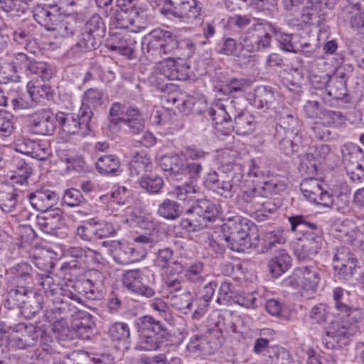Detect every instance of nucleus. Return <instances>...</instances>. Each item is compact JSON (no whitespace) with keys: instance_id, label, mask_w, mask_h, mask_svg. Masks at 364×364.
<instances>
[{"instance_id":"obj_1","label":"nucleus","mask_w":364,"mask_h":364,"mask_svg":"<svg viewBox=\"0 0 364 364\" xmlns=\"http://www.w3.org/2000/svg\"><path fill=\"white\" fill-rule=\"evenodd\" d=\"M176 198L183 203L181 208L178 203L165 199L159 205L157 213L162 218L174 220L184 210L186 217L181 220L183 228L188 232H196L205 227L210 222H214L220 213L218 205L207 199H196V186L186 183L177 186L174 190Z\"/></svg>"},{"instance_id":"obj_2","label":"nucleus","mask_w":364,"mask_h":364,"mask_svg":"<svg viewBox=\"0 0 364 364\" xmlns=\"http://www.w3.org/2000/svg\"><path fill=\"white\" fill-rule=\"evenodd\" d=\"M36 280L42 285L47 296L51 297L54 309L60 314L69 309L70 300L82 304L85 299L100 300L104 295L102 286L90 279L76 281L73 287V291L62 288L54 282L50 276H37Z\"/></svg>"},{"instance_id":"obj_3","label":"nucleus","mask_w":364,"mask_h":364,"mask_svg":"<svg viewBox=\"0 0 364 364\" xmlns=\"http://www.w3.org/2000/svg\"><path fill=\"white\" fill-rule=\"evenodd\" d=\"M177 48L183 50V55L190 58L195 53L196 46L188 38L178 42L171 32L162 30L153 31L141 43L144 53L151 60H157L164 55H172Z\"/></svg>"},{"instance_id":"obj_4","label":"nucleus","mask_w":364,"mask_h":364,"mask_svg":"<svg viewBox=\"0 0 364 364\" xmlns=\"http://www.w3.org/2000/svg\"><path fill=\"white\" fill-rule=\"evenodd\" d=\"M291 230L301 235L298 237L301 242V247L296 250L299 259H311L321 249L323 241L322 228L306 220L301 215L289 218Z\"/></svg>"},{"instance_id":"obj_5","label":"nucleus","mask_w":364,"mask_h":364,"mask_svg":"<svg viewBox=\"0 0 364 364\" xmlns=\"http://www.w3.org/2000/svg\"><path fill=\"white\" fill-rule=\"evenodd\" d=\"M256 229L254 223L240 215L229 217L221 225L223 237L232 251L245 252L251 247V232Z\"/></svg>"},{"instance_id":"obj_6","label":"nucleus","mask_w":364,"mask_h":364,"mask_svg":"<svg viewBox=\"0 0 364 364\" xmlns=\"http://www.w3.org/2000/svg\"><path fill=\"white\" fill-rule=\"evenodd\" d=\"M139 338L135 349L142 351H154L160 349L166 336L167 328L153 316L146 315L138 318L136 323Z\"/></svg>"},{"instance_id":"obj_7","label":"nucleus","mask_w":364,"mask_h":364,"mask_svg":"<svg viewBox=\"0 0 364 364\" xmlns=\"http://www.w3.org/2000/svg\"><path fill=\"white\" fill-rule=\"evenodd\" d=\"M321 281V270L316 266H301L285 282L294 289L315 292Z\"/></svg>"},{"instance_id":"obj_8","label":"nucleus","mask_w":364,"mask_h":364,"mask_svg":"<svg viewBox=\"0 0 364 364\" xmlns=\"http://www.w3.org/2000/svg\"><path fill=\"white\" fill-rule=\"evenodd\" d=\"M92 115L91 109L82 105L77 114L59 112L55 115V119L65 133L76 134L81 126H85V128L88 127Z\"/></svg>"},{"instance_id":"obj_9","label":"nucleus","mask_w":364,"mask_h":364,"mask_svg":"<svg viewBox=\"0 0 364 364\" xmlns=\"http://www.w3.org/2000/svg\"><path fill=\"white\" fill-rule=\"evenodd\" d=\"M230 105H225L221 100L213 102L208 112L215 122V134L218 136L231 134L232 126L230 122L233 114Z\"/></svg>"},{"instance_id":"obj_10","label":"nucleus","mask_w":364,"mask_h":364,"mask_svg":"<svg viewBox=\"0 0 364 364\" xmlns=\"http://www.w3.org/2000/svg\"><path fill=\"white\" fill-rule=\"evenodd\" d=\"M102 245L107 247L112 254L114 261L120 264L134 262L143 256L132 245L120 240H105Z\"/></svg>"},{"instance_id":"obj_11","label":"nucleus","mask_w":364,"mask_h":364,"mask_svg":"<svg viewBox=\"0 0 364 364\" xmlns=\"http://www.w3.org/2000/svg\"><path fill=\"white\" fill-rule=\"evenodd\" d=\"M58 1L38 4L33 9L35 20L48 31H52L63 18Z\"/></svg>"},{"instance_id":"obj_12","label":"nucleus","mask_w":364,"mask_h":364,"mask_svg":"<svg viewBox=\"0 0 364 364\" xmlns=\"http://www.w3.org/2000/svg\"><path fill=\"white\" fill-rule=\"evenodd\" d=\"M148 276L139 269L127 271L123 275V284L129 291L146 297L155 294L154 289L146 283Z\"/></svg>"},{"instance_id":"obj_13","label":"nucleus","mask_w":364,"mask_h":364,"mask_svg":"<svg viewBox=\"0 0 364 364\" xmlns=\"http://www.w3.org/2000/svg\"><path fill=\"white\" fill-rule=\"evenodd\" d=\"M349 296V291L341 287L333 289L332 291L333 307L338 316L341 317L352 316V319H355V322H358L362 318L363 312L360 309L352 306Z\"/></svg>"},{"instance_id":"obj_14","label":"nucleus","mask_w":364,"mask_h":364,"mask_svg":"<svg viewBox=\"0 0 364 364\" xmlns=\"http://www.w3.org/2000/svg\"><path fill=\"white\" fill-rule=\"evenodd\" d=\"M31 134L51 136L54 134L55 124L50 109H41L33 114L28 119Z\"/></svg>"},{"instance_id":"obj_15","label":"nucleus","mask_w":364,"mask_h":364,"mask_svg":"<svg viewBox=\"0 0 364 364\" xmlns=\"http://www.w3.org/2000/svg\"><path fill=\"white\" fill-rule=\"evenodd\" d=\"M329 151V146L326 144L311 145L301 160V166H305L309 173H316L321 169V166L326 162Z\"/></svg>"},{"instance_id":"obj_16","label":"nucleus","mask_w":364,"mask_h":364,"mask_svg":"<svg viewBox=\"0 0 364 364\" xmlns=\"http://www.w3.org/2000/svg\"><path fill=\"white\" fill-rule=\"evenodd\" d=\"M355 330V324L350 323V326H347L342 321L331 322L326 328V337L324 338L328 348H333L335 343H345L342 341L353 336Z\"/></svg>"},{"instance_id":"obj_17","label":"nucleus","mask_w":364,"mask_h":364,"mask_svg":"<svg viewBox=\"0 0 364 364\" xmlns=\"http://www.w3.org/2000/svg\"><path fill=\"white\" fill-rule=\"evenodd\" d=\"M9 279L13 286H23L29 287L33 282L35 285L41 286L36 279L37 276H48L47 274H36L33 277V269L32 267L26 263L21 262L9 269L8 272Z\"/></svg>"},{"instance_id":"obj_18","label":"nucleus","mask_w":364,"mask_h":364,"mask_svg":"<svg viewBox=\"0 0 364 364\" xmlns=\"http://www.w3.org/2000/svg\"><path fill=\"white\" fill-rule=\"evenodd\" d=\"M14 331L22 336L24 343H28V346H34L38 341L45 344L50 341V336L43 326H36L32 323H20L14 327Z\"/></svg>"},{"instance_id":"obj_19","label":"nucleus","mask_w":364,"mask_h":364,"mask_svg":"<svg viewBox=\"0 0 364 364\" xmlns=\"http://www.w3.org/2000/svg\"><path fill=\"white\" fill-rule=\"evenodd\" d=\"M168 4L172 6L169 13L179 18L196 19L200 14L196 0H168Z\"/></svg>"},{"instance_id":"obj_20","label":"nucleus","mask_w":364,"mask_h":364,"mask_svg":"<svg viewBox=\"0 0 364 364\" xmlns=\"http://www.w3.org/2000/svg\"><path fill=\"white\" fill-rule=\"evenodd\" d=\"M185 161L177 154L164 155L159 159V166L167 172V178L173 182L183 180V168Z\"/></svg>"},{"instance_id":"obj_21","label":"nucleus","mask_w":364,"mask_h":364,"mask_svg":"<svg viewBox=\"0 0 364 364\" xmlns=\"http://www.w3.org/2000/svg\"><path fill=\"white\" fill-rule=\"evenodd\" d=\"M43 215H38L36 224L45 233L56 235L63 220V212L59 208L44 213Z\"/></svg>"},{"instance_id":"obj_22","label":"nucleus","mask_w":364,"mask_h":364,"mask_svg":"<svg viewBox=\"0 0 364 364\" xmlns=\"http://www.w3.org/2000/svg\"><path fill=\"white\" fill-rule=\"evenodd\" d=\"M299 128L296 113L294 111L284 109L280 117L279 124L275 127V132L278 136H296L299 134Z\"/></svg>"},{"instance_id":"obj_23","label":"nucleus","mask_w":364,"mask_h":364,"mask_svg":"<svg viewBox=\"0 0 364 364\" xmlns=\"http://www.w3.org/2000/svg\"><path fill=\"white\" fill-rule=\"evenodd\" d=\"M28 198L34 209L43 213L50 211L49 209L58 200L55 193L50 190H38L31 193Z\"/></svg>"},{"instance_id":"obj_24","label":"nucleus","mask_w":364,"mask_h":364,"mask_svg":"<svg viewBox=\"0 0 364 364\" xmlns=\"http://www.w3.org/2000/svg\"><path fill=\"white\" fill-rule=\"evenodd\" d=\"M291 265V257L283 249L275 252L268 262V267L273 277L277 278L286 272Z\"/></svg>"},{"instance_id":"obj_25","label":"nucleus","mask_w":364,"mask_h":364,"mask_svg":"<svg viewBox=\"0 0 364 364\" xmlns=\"http://www.w3.org/2000/svg\"><path fill=\"white\" fill-rule=\"evenodd\" d=\"M242 200L246 203V208L250 212L257 210L261 201L266 198L261 184L252 185V186L242 187Z\"/></svg>"},{"instance_id":"obj_26","label":"nucleus","mask_w":364,"mask_h":364,"mask_svg":"<svg viewBox=\"0 0 364 364\" xmlns=\"http://www.w3.org/2000/svg\"><path fill=\"white\" fill-rule=\"evenodd\" d=\"M110 41V49L118 51L121 54L130 57L136 47V41L132 35L127 33L123 35L117 34L113 36Z\"/></svg>"},{"instance_id":"obj_27","label":"nucleus","mask_w":364,"mask_h":364,"mask_svg":"<svg viewBox=\"0 0 364 364\" xmlns=\"http://www.w3.org/2000/svg\"><path fill=\"white\" fill-rule=\"evenodd\" d=\"M108 334L112 342L122 343L124 349L130 348V328L127 323L116 322L112 323L109 329Z\"/></svg>"},{"instance_id":"obj_28","label":"nucleus","mask_w":364,"mask_h":364,"mask_svg":"<svg viewBox=\"0 0 364 364\" xmlns=\"http://www.w3.org/2000/svg\"><path fill=\"white\" fill-rule=\"evenodd\" d=\"M235 127L238 135L251 134L256 127L254 116L249 112L242 111L235 116Z\"/></svg>"},{"instance_id":"obj_29","label":"nucleus","mask_w":364,"mask_h":364,"mask_svg":"<svg viewBox=\"0 0 364 364\" xmlns=\"http://www.w3.org/2000/svg\"><path fill=\"white\" fill-rule=\"evenodd\" d=\"M77 42L71 47V52L77 56L81 54L95 50L100 45V41H97L90 34L80 33L77 36Z\"/></svg>"},{"instance_id":"obj_30","label":"nucleus","mask_w":364,"mask_h":364,"mask_svg":"<svg viewBox=\"0 0 364 364\" xmlns=\"http://www.w3.org/2000/svg\"><path fill=\"white\" fill-rule=\"evenodd\" d=\"M129 166L132 176L143 175L151 171L153 167L151 159L146 154L138 152L134 155Z\"/></svg>"},{"instance_id":"obj_31","label":"nucleus","mask_w":364,"mask_h":364,"mask_svg":"<svg viewBox=\"0 0 364 364\" xmlns=\"http://www.w3.org/2000/svg\"><path fill=\"white\" fill-rule=\"evenodd\" d=\"M242 178V173H236L230 179L227 178L220 181L216 192L225 198H231L237 189L241 188Z\"/></svg>"},{"instance_id":"obj_32","label":"nucleus","mask_w":364,"mask_h":364,"mask_svg":"<svg viewBox=\"0 0 364 364\" xmlns=\"http://www.w3.org/2000/svg\"><path fill=\"white\" fill-rule=\"evenodd\" d=\"M254 38L258 44L259 50L270 46L272 34L274 29L269 23H258L252 27Z\"/></svg>"},{"instance_id":"obj_33","label":"nucleus","mask_w":364,"mask_h":364,"mask_svg":"<svg viewBox=\"0 0 364 364\" xmlns=\"http://www.w3.org/2000/svg\"><path fill=\"white\" fill-rule=\"evenodd\" d=\"M124 112V107L122 104L119 102H114L112 104L108 117V129L111 134H119L120 125L122 121L125 120V118L122 117Z\"/></svg>"},{"instance_id":"obj_34","label":"nucleus","mask_w":364,"mask_h":364,"mask_svg":"<svg viewBox=\"0 0 364 364\" xmlns=\"http://www.w3.org/2000/svg\"><path fill=\"white\" fill-rule=\"evenodd\" d=\"M42 298L36 292H30L28 299L19 307L21 314L27 319L33 318L42 309Z\"/></svg>"},{"instance_id":"obj_35","label":"nucleus","mask_w":364,"mask_h":364,"mask_svg":"<svg viewBox=\"0 0 364 364\" xmlns=\"http://www.w3.org/2000/svg\"><path fill=\"white\" fill-rule=\"evenodd\" d=\"M300 188L304 196L312 203H314L324 191L321 187V181L315 178L303 179Z\"/></svg>"},{"instance_id":"obj_36","label":"nucleus","mask_w":364,"mask_h":364,"mask_svg":"<svg viewBox=\"0 0 364 364\" xmlns=\"http://www.w3.org/2000/svg\"><path fill=\"white\" fill-rule=\"evenodd\" d=\"M208 277L205 272L204 264L201 262H194L184 270V277L190 283L197 285L202 284Z\"/></svg>"},{"instance_id":"obj_37","label":"nucleus","mask_w":364,"mask_h":364,"mask_svg":"<svg viewBox=\"0 0 364 364\" xmlns=\"http://www.w3.org/2000/svg\"><path fill=\"white\" fill-rule=\"evenodd\" d=\"M28 288L23 286H14L9 291L6 301L9 309H19L22 304L28 299L30 292H33Z\"/></svg>"},{"instance_id":"obj_38","label":"nucleus","mask_w":364,"mask_h":364,"mask_svg":"<svg viewBox=\"0 0 364 364\" xmlns=\"http://www.w3.org/2000/svg\"><path fill=\"white\" fill-rule=\"evenodd\" d=\"M6 166L23 181H26L33 173V168L31 164L19 156H14L11 161L6 163Z\"/></svg>"},{"instance_id":"obj_39","label":"nucleus","mask_w":364,"mask_h":364,"mask_svg":"<svg viewBox=\"0 0 364 364\" xmlns=\"http://www.w3.org/2000/svg\"><path fill=\"white\" fill-rule=\"evenodd\" d=\"M52 31H55L58 36L63 38L73 36L80 32L77 21L70 16L63 17Z\"/></svg>"},{"instance_id":"obj_40","label":"nucleus","mask_w":364,"mask_h":364,"mask_svg":"<svg viewBox=\"0 0 364 364\" xmlns=\"http://www.w3.org/2000/svg\"><path fill=\"white\" fill-rule=\"evenodd\" d=\"M251 85V81L245 78H231L225 82L219 90L220 92L225 94H235L245 92Z\"/></svg>"},{"instance_id":"obj_41","label":"nucleus","mask_w":364,"mask_h":364,"mask_svg":"<svg viewBox=\"0 0 364 364\" xmlns=\"http://www.w3.org/2000/svg\"><path fill=\"white\" fill-rule=\"evenodd\" d=\"M116 20L119 28L129 29L132 32L136 33L140 27V16H134L129 12L119 11L116 15Z\"/></svg>"},{"instance_id":"obj_42","label":"nucleus","mask_w":364,"mask_h":364,"mask_svg":"<svg viewBox=\"0 0 364 364\" xmlns=\"http://www.w3.org/2000/svg\"><path fill=\"white\" fill-rule=\"evenodd\" d=\"M27 75H35L41 77L43 81L49 80L53 75L52 69L44 62L31 60L26 68Z\"/></svg>"},{"instance_id":"obj_43","label":"nucleus","mask_w":364,"mask_h":364,"mask_svg":"<svg viewBox=\"0 0 364 364\" xmlns=\"http://www.w3.org/2000/svg\"><path fill=\"white\" fill-rule=\"evenodd\" d=\"M275 101L274 93L267 87H259L255 94V103L261 109H270Z\"/></svg>"},{"instance_id":"obj_44","label":"nucleus","mask_w":364,"mask_h":364,"mask_svg":"<svg viewBox=\"0 0 364 364\" xmlns=\"http://www.w3.org/2000/svg\"><path fill=\"white\" fill-rule=\"evenodd\" d=\"M96 167L101 174L114 173L119 167V161L114 155H105L97 160Z\"/></svg>"},{"instance_id":"obj_45","label":"nucleus","mask_w":364,"mask_h":364,"mask_svg":"<svg viewBox=\"0 0 364 364\" xmlns=\"http://www.w3.org/2000/svg\"><path fill=\"white\" fill-rule=\"evenodd\" d=\"M105 23L98 15L92 16L85 23L83 33L90 34L97 41H100L105 33Z\"/></svg>"},{"instance_id":"obj_46","label":"nucleus","mask_w":364,"mask_h":364,"mask_svg":"<svg viewBox=\"0 0 364 364\" xmlns=\"http://www.w3.org/2000/svg\"><path fill=\"white\" fill-rule=\"evenodd\" d=\"M264 364H295L289 353L284 349L272 350L264 355Z\"/></svg>"},{"instance_id":"obj_47","label":"nucleus","mask_w":364,"mask_h":364,"mask_svg":"<svg viewBox=\"0 0 364 364\" xmlns=\"http://www.w3.org/2000/svg\"><path fill=\"white\" fill-rule=\"evenodd\" d=\"M28 9L24 0H0V9L14 16H21Z\"/></svg>"},{"instance_id":"obj_48","label":"nucleus","mask_w":364,"mask_h":364,"mask_svg":"<svg viewBox=\"0 0 364 364\" xmlns=\"http://www.w3.org/2000/svg\"><path fill=\"white\" fill-rule=\"evenodd\" d=\"M28 93L33 102H38L41 99L48 97L50 92V87L47 84H41L31 80L27 85Z\"/></svg>"},{"instance_id":"obj_49","label":"nucleus","mask_w":364,"mask_h":364,"mask_svg":"<svg viewBox=\"0 0 364 364\" xmlns=\"http://www.w3.org/2000/svg\"><path fill=\"white\" fill-rule=\"evenodd\" d=\"M0 208L6 213H11L17 209H22L18 204V194L13 191L9 193H2L0 196Z\"/></svg>"},{"instance_id":"obj_50","label":"nucleus","mask_w":364,"mask_h":364,"mask_svg":"<svg viewBox=\"0 0 364 364\" xmlns=\"http://www.w3.org/2000/svg\"><path fill=\"white\" fill-rule=\"evenodd\" d=\"M261 185L266 198L271 196L279 194L284 191L287 187L284 178H273L269 181L263 182Z\"/></svg>"},{"instance_id":"obj_51","label":"nucleus","mask_w":364,"mask_h":364,"mask_svg":"<svg viewBox=\"0 0 364 364\" xmlns=\"http://www.w3.org/2000/svg\"><path fill=\"white\" fill-rule=\"evenodd\" d=\"M208 338L209 336L203 337L200 336L195 335L191 337V341L188 345V348L191 350H200L210 353L213 350L217 348V344H210L208 341Z\"/></svg>"},{"instance_id":"obj_52","label":"nucleus","mask_w":364,"mask_h":364,"mask_svg":"<svg viewBox=\"0 0 364 364\" xmlns=\"http://www.w3.org/2000/svg\"><path fill=\"white\" fill-rule=\"evenodd\" d=\"M173 251L169 247L160 249L156 253L155 265L164 271L170 267L173 263Z\"/></svg>"},{"instance_id":"obj_53","label":"nucleus","mask_w":364,"mask_h":364,"mask_svg":"<svg viewBox=\"0 0 364 364\" xmlns=\"http://www.w3.org/2000/svg\"><path fill=\"white\" fill-rule=\"evenodd\" d=\"M202 170L203 168L200 163L196 161L187 162L185 161L183 168V180L188 177L191 180L189 183H193L198 191V188L193 181H196L200 178ZM186 183H188L186 182L184 184Z\"/></svg>"},{"instance_id":"obj_54","label":"nucleus","mask_w":364,"mask_h":364,"mask_svg":"<svg viewBox=\"0 0 364 364\" xmlns=\"http://www.w3.org/2000/svg\"><path fill=\"white\" fill-rule=\"evenodd\" d=\"M62 203L68 207H78L85 203L81 192L75 188H70L65 191Z\"/></svg>"},{"instance_id":"obj_55","label":"nucleus","mask_w":364,"mask_h":364,"mask_svg":"<svg viewBox=\"0 0 364 364\" xmlns=\"http://www.w3.org/2000/svg\"><path fill=\"white\" fill-rule=\"evenodd\" d=\"M326 90L331 97L337 100L341 99L346 95L345 82L338 77H331Z\"/></svg>"},{"instance_id":"obj_56","label":"nucleus","mask_w":364,"mask_h":364,"mask_svg":"<svg viewBox=\"0 0 364 364\" xmlns=\"http://www.w3.org/2000/svg\"><path fill=\"white\" fill-rule=\"evenodd\" d=\"M145 129L143 119L124 120L120 125V133L122 134L136 135L143 132Z\"/></svg>"},{"instance_id":"obj_57","label":"nucleus","mask_w":364,"mask_h":364,"mask_svg":"<svg viewBox=\"0 0 364 364\" xmlns=\"http://www.w3.org/2000/svg\"><path fill=\"white\" fill-rule=\"evenodd\" d=\"M95 220L90 219L81 225H79L76 230L77 235L85 242H91L95 239Z\"/></svg>"},{"instance_id":"obj_58","label":"nucleus","mask_w":364,"mask_h":364,"mask_svg":"<svg viewBox=\"0 0 364 364\" xmlns=\"http://www.w3.org/2000/svg\"><path fill=\"white\" fill-rule=\"evenodd\" d=\"M139 184L141 187L146 189L147 192L151 193H157L159 192L164 185L162 178L153 176L141 177Z\"/></svg>"},{"instance_id":"obj_59","label":"nucleus","mask_w":364,"mask_h":364,"mask_svg":"<svg viewBox=\"0 0 364 364\" xmlns=\"http://www.w3.org/2000/svg\"><path fill=\"white\" fill-rule=\"evenodd\" d=\"M161 58L164 59V60L161 61L158 67V69L161 72L160 80H163V78H167L172 80L173 70L176 69V63L171 57L165 55H164L163 57L160 58L156 61H159Z\"/></svg>"},{"instance_id":"obj_60","label":"nucleus","mask_w":364,"mask_h":364,"mask_svg":"<svg viewBox=\"0 0 364 364\" xmlns=\"http://www.w3.org/2000/svg\"><path fill=\"white\" fill-rule=\"evenodd\" d=\"M329 316L327 306L321 303L313 306L309 314V318L318 324L324 323L327 321Z\"/></svg>"},{"instance_id":"obj_61","label":"nucleus","mask_w":364,"mask_h":364,"mask_svg":"<svg viewBox=\"0 0 364 364\" xmlns=\"http://www.w3.org/2000/svg\"><path fill=\"white\" fill-rule=\"evenodd\" d=\"M284 242L285 238L283 237L280 231L273 230L271 232H267L262 237L263 252L272 248L276 244H283Z\"/></svg>"},{"instance_id":"obj_62","label":"nucleus","mask_w":364,"mask_h":364,"mask_svg":"<svg viewBox=\"0 0 364 364\" xmlns=\"http://www.w3.org/2000/svg\"><path fill=\"white\" fill-rule=\"evenodd\" d=\"M104 94L102 91L96 88H90L84 93V102L82 105L87 106L89 105L93 107L100 106L103 103Z\"/></svg>"},{"instance_id":"obj_63","label":"nucleus","mask_w":364,"mask_h":364,"mask_svg":"<svg viewBox=\"0 0 364 364\" xmlns=\"http://www.w3.org/2000/svg\"><path fill=\"white\" fill-rule=\"evenodd\" d=\"M134 242L136 245L135 250L136 248H142L144 250H146L147 248H151L158 242V235H156V232H146L144 234H141L139 236L134 237Z\"/></svg>"},{"instance_id":"obj_64","label":"nucleus","mask_w":364,"mask_h":364,"mask_svg":"<svg viewBox=\"0 0 364 364\" xmlns=\"http://www.w3.org/2000/svg\"><path fill=\"white\" fill-rule=\"evenodd\" d=\"M95 238L102 239L109 237L116 234V229L111 223L95 220Z\"/></svg>"}]
</instances>
